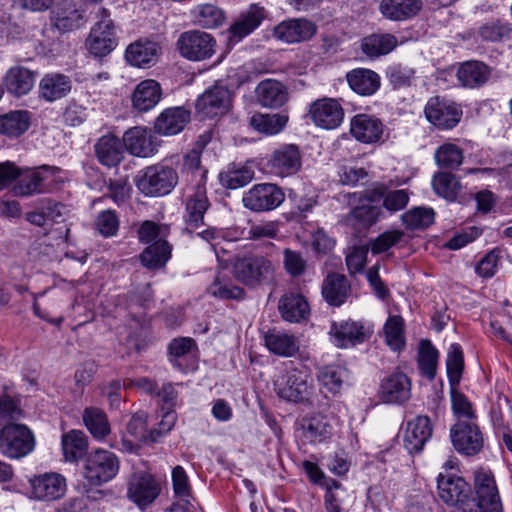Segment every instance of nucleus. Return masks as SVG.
Instances as JSON below:
<instances>
[{
  "label": "nucleus",
  "mask_w": 512,
  "mask_h": 512,
  "mask_svg": "<svg viewBox=\"0 0 512 512\" xmlns=\"http://www.w3.org/2000/svg\"><path fill=\"white\" fill-rule=\"evenodd\" d=\"M350 132L360 142L374 143L381 138L383 124L377 118L359 114L351 120Z\"/></svg>",
  "instance_id": "obj_30"
},
{
  "label": "nucleus",
  "mask_w": 512,
  "mask_h": 512,
  "mask_svg": "<svg viewBox=\"0 0 512 512\" xmlns=\"http://www.w3.org/2000/svg\"><path fill=\"white\" fill-rule=\"evenodd\" d=\"M450 436L454 448L466 456L477 454L483 447L482 433L472 421L458 420L451 428Z\"/></svg>",
  "instance_id": "obj_14"
},
{
  "label": "nucleus",
  "mask_w": 512,
  "mask_h": 512,
  "mask_svg": "<svg viewBox=\"0 0 512 512\" xmlns=\"http://www.w3.org/2000/svg\"><path fill=\"white\" fill-rule=\"evenodd\" d=\"M232 96L229 89L216 83L198 97L195 108L199 116L213 118L224 115L231 107Z\"/></svg>",
  "instance_id": "obj_10"
},
{
  "label": "nucleus",
  "mask_w": 512,
  "mask_h": 512,
  "mask_svg": "<svg viewBox=\"0 0 512 512\" xmlns=\"http://www.w3.org/2000/svg\"><path fill=\"white\" fill-rule=\"evenodd\" d=\"M275 272V264L263 255L237 256L232 262L234 278L252 289L272 283L275 279Z\"/></svg>",
  "instance_id": "obj_1"
},
{
  "label": "nucleus",
  "mask_w": 512,
  "mask_h": 512,
  "mask_svg": "<svg viewBox=\"0 0 512 512\" xmlns=\"http://www.w3.org/2000/svg\"><path fill=\"white\" fill-rule=\"evenodd\" d=\"M330 334L334 337L336 346L340 348L361 343L366 338L363 325L349 320L333 323Z\"/></svg>",
  "instance_id": "obj_33"
},
{
  "label": "nucleus",
  "mask_w": 512,
  "mask_h": 512,
  "mask_svg": "<svg viewBox=\"0 0 512 512\" xmlns=\"http://www.w3.org/2000/svg\"><path fill=\"white\" fill-rule=\"evenodd\" d=\"M71 81L63 74H47L39 83V94L47 102L65 97L71 91Z\"/></svg>",
  "instance_id": "obj_38"
},
{
  "label": "nucleus",
  "mask_w": 512,
  "mask_h": 512,
  "mask_svg": "<svg viewBox=\"0 0 512 512\" xmlns=\"http://www.w3.org/2000/svg\"><path fill=\"white\" fill-rule=\"evenodd\" d=\"M399 44L391 33H373L361 41L362 52L370 58H378L391 53Z\"/></svg>",
  "instance_id": "obj_37"
},
{
  "label": "nucleus",
  "mask_w": 512,
  "mask_h": 512,
  "mask_svg": "<svg viewBox=\"0 0 512 512\" xmlns=\"http://www.w3.org/2000/svg\"><path fill=\"white\" fill-rule=\"evenodd\" d=\"M285 199L280 187L271 183L254 185L244 193L242 202L252 211H268L278 207Z\"/></svg>",
  "instance_id": "obj_12"
},
{
  "label": "nucleus",
  "mask_w": 512,
  "mask_h": 512,
  "mask_svg": "<svg viewBox=\"0 0 512 512\" xmlns=\"http://www.w3.org/2000/svg\"><path fill=\"white\" fill-rule=\"evenodd\" d=\"M208 293L222 300H242L245 297V290L233 284L230 279L217 276L208 287Z\"/></svg>",
  "instance_id": "obj_50"
},
{
  "label": "nucleus",
  "mask_w": 512,
  "mask_h": 512,
  "mask_svg": "<svg viewBox=\"0 0 512 512\" xmlns=\"http://www.w3.org/2000/svg\"><path fill=\"white\" fill-rule=\"evenodd\" d=\"M30 498L51 502L61 499L67 491L66 478L57 472H45L29 479Z\"/></svg>",
  "instance_id": "obj_9"
},
{
  "label": "nucleus",
  "mask_w": 512,
  "mask_h": 512,
  "mask_svg": "<svg viewBox=\"0 0 512 512\" xmlns=\"http://www.w3.org/2000/svg\"><path fill=\"white\" fill-rule=\"evenodd\" d=\"M54 20L55 26L59 30L68 32L78 29L83 24V14L69 3L58 8L55 12Z\"/></svg>",
  "instance_id": "obj_51"
},
{
  "label": "nucleus",
  "mask_w": 512,
  "mask_h": 512,
  "mask_svg": "<svg viewBox=\"0 0 512 512\" xmlns=\"http://www.w3.org/2000/svg\"><path fill=\"white\" fill-rule=\"evenodd\" d=\"M35 448L32 431L23 424H8L0 429V453L9 459H21Z\"/></svg>",
  "instance_id": "obj_6"
},
{
  "label": "nucleus",
  "mask_w": 512,
  "mask_h": 512,
  "mask_svg": "<svg viewBox=\"0 0 512 512\" xmlns=\"http://www.w3.org/2000/svg\"><path fill=\"white\" fill-rule=\"evenodd\" d=\"M435 161L438 166L457 169L463 162V151L456 144L445 143L435 152Z\"/></svg>",
  "instance_id": "obj_58"
},
{
  "label": "nucleus",
  "mask_w": 512,
  "mask_h": 512,
  "mask_svg": "<svg viewBox=\"0 0 512 512\" xmlns=\"http://www.w3.org/2000/svg\"><path fill=\"white\" fill-rule=\"evenodd\" d=\"M279 311L284 320L299 322L309 314V305L300 294H286L279 301Z\"/></svg>",
  "instance_id": "obj_40"
},
{
  "label": "nucleus",
  "mask_w": 512,
  "mask_h": 512,
  "mask_svg": "<svg viewBox=\"0 0 512 512\" xmlns=\"http://www.w3.org/2000/svg\"><path fill=\"white\" fill-rule=\"evenodd\" d=\"M99 21L93 26L86 47L95 57H104L111 53L117 45L113 21L105 8H99Z\"/></svg>",
  "instance_id": "obj_7"
},
{
  "label": "nucleus",
  "mask_w": 512,
  "mask_h": 512,
  "mask_svg": "<svg viewBox=\"0 0 512 512\" xmlns=\"http://www.w3.org/2000/svg\"><path fill=\"white\" fill-rule=\"evenodd\" d=\"M435 213L432 208L415 207L402 215V222L407 229H425L434 222Z\"/></svg>",
  "instance_id": "obj_54"
},
{
  "label": "nucleus",
  "mask_w": 512,
  "mask_h": 512,
  "mask_svg": "<svg viewBox=\"0 0 512 512\" xmlns=\"http://www.w3.org/2000/svg\"><path fill=\"white\" fill-rule=\"evenodd\" d=\"M476 497L463 506V512H503V505L494 475L490 470L480 468L474 474Z\"/></svg>",
  "instance_id": "obj_3"
},
{
  "label": "nucleus",
  "mask_w": 512,
  "mask_h": 512,
  "mask_svg": "<svg viewBox=\"0 0 512 512\" xmlns=\"http://www.w3.org/2000/svg\"><path fill=\"white\" fill-rule=\"evenodd\" d=\"M310 115L317 126L334 129L343 121L344 112L335 99L323 98L311 104Z\"/></svg>",
  "instance_id": "obj_18"
},
{
  "label": "nucleus",
  "mask_w": 512,
  "mask_h": 512,
  "mask_svg": "<svg viewBox=\"0 0 512 512\" xmlns=\"http://www.w3.org/2000/svg\"><path fill=\"white\" fill-rule=\"evenodd\" d=\"M209 207L206 189L203 185H198L195 192L190 195L186 202L185 221L187 230L196 229L202 223L204 214Z\"/></svg>",
  "instance_id": "obj_34"
},
{
  "label": "nucleus",
  "mask_w": 512,
  "mask_h": 512,
  "mask_svg": "<svg viewBox=\"0 0 512 512\" xmlns=\"http://www.w3.org/2000/svg\"><path fill=\"white\" fill-rule=\"evenodd\" d=\"M83 421L91 435L98 440L106 438L110 432V423L106 413L97 407H87L83 411Z\"/></svg>",
  "instance_id": "obj_44"
},
{
  "label": "nucleus",
  "mask_w": 512,
  "mask_h": 512,
  "mask_svg": "<svg viewBox=\"0 0 512 512\" xmlns=\"http://www.w3.org/2000/svg\"><path fill=\"white\" fill-rule=\"evenodd\" d=\"M162 91L160 84L152 79L140 82L132 95L133 107L145 112L155 107L160 101Z\"/></svg>",
  "instance_id": "obj_35"
},
{
  "label": "nucleus",
  "mask_w": 512,
  "mask_h": 512,
  "mask_svg": "<svg viewBox=\"0 0 512 512\" xmlns=\"http://www.w3.org/2000/svg\"><path fill=\"white\" fill-rule=\"evenodd\" d=\"M23 412L20 408L19 399L11 395L0 396V427L8 424H15L19 420Z\"/></svg>",
  "instance_id": "obj_60"
},
{
  "label": "nucleus",
  "mask_w": 512,
  "mask_h": 512,
  "mask_svg": "<svg viewBox=\"0 0 512 512\" xmlns=\"http://www.w3.org/2000/svg\"><path fill=\"white\" fill-rule=\"evenodd\" d=\"M58 168L43 165L38 168L21 169V175L18 176V184L15 187L17 194L22 196H30L42 192V183L49 177L53 176Z\"/></svg>",
  "instance_id": "obj_23"
},
{
  "label": "nucleus",
  "mask_w": 512,
  "mask_h": 512,
  "mask_svg": "<svg viewBox=\"0 0 512 512\" xmlns=\"http://www.w3.org/2000/svg\"><path fill=\"white\" fill-rule=\"evenodd\" d=\"M288 122L286 114L256 113L250 118V125L258 132L274 135L283 130Z\"/></svg>",
  "instance_id": "obj_47"
},
{
  "label": "nucleus",
  "mask_w": 512,
  "mask_h": 512,
  "mask_svg": "<svg viewBox=\"0 0 512 512\" xmlns=\"http://www.w3.org/2000/svg\"><path fill=\"white\" fill-rule=\"evenodd\" d=\"M415 76V70L401 63H395L387 67L386 78L393 89H402L411 86Z\"/></svg>",
  "instance_id": "obj_59"
},
{
  "label": "nucleus",
  "mask_w": 512,
  "mask_h": 512,
  "mask_svg": "<svg viewBox=\"0 0 512 512\" xmlns=\"http://www.w3.org/2000/svg\"><path fill=\"white\" fill-rule=\"evenodd\" d=\"M62 450L66 461L74 462L88 449V439L83 431L71 430L62 435Z\"/></svg>",
  "instance_id": "obj_43"
},
{
  "label": "nucleus",
  "mask_w": 512,
  "mask_h": 512,
  "mask_svg": "<svg viewBox=\"0 0 512 512\" xmlns=\"http://www.w3.org/2000/svg\"><path fill=\"white\" fill-rule=\"evenodd\" d=\"M264 18L263 8L252 5L230 28V39L241 40L255 30Z\"/></svg>",
  "instance_id": "obj_41"
},
{
  "label": "nucleus",
  "mask_w": 512,
  "mask_h": 512,
  "mask_svg": "<svg viewBox=\"0 0 512 512\" xmlns=\"http://www.w3.org/2000/svg\"><path fill=\"white\" fill-rule=\"evenodd\" d=\"M424 112L427 120L441 129L454 128L462 116L459 105L439 96L428 100Z\"/></svg>",
  "instance_id": "obj_13"
},
{
  "label": "nucleus",
  "mask_w": 512,
  "mask_h": 512,
  "mask_svg": "<svg viewBox=\"0 0 512 512\" xmlns=\"http://www.w3.org/2000/svg\"><path fill=\"white\" fill-rule=\"evenodd\" d=\"M94 149L98 161L107 167H116L124 158L123 143L114 135L100 137Z\"/></svg>",
  "instance_id": "obj_31"
},
{
  "label": "nucleus",
  "mask_w": 512,
  "mask_h": 512,
  "mask_svg": "<svg viewBox=\"0 0 512 512\" xmlns=\"http://www.w3.org/2000/svg\"><path fill=\"white\" fill-rule=\"evenodd\" d=\"M216 40L209 33L190 30L182 33L177 40V48L182 57L190 61H203L215 53Z\"/></svg>",
  "instance_id": "obj_8"
},
{
  "label": "nucleus",
  "mask_w": 512,
  "mask_h": 512,
  "mask_svg": "<svg viewBox=\"0 0 512 512\" xmlns=\"http://www.w3.org/2000/svg\"><path fill=\"white\" fill-rule=\"evenodd\" d=\"M316 31V25L307 19H291L278 24L273 34L278 40L293 44L311 39Z\"/></svg>",
  "instance_id": "obj_19"
},
{
  "label": "nucleus",
  "mask_w": 512,
  "mask_h": 512,
  "mask_svg": "<svg viewBox=\"0 0 512 512\" xmlns=\"http://www.w3.org/2000/svg\"><path fill=\"white\" fill-rule=\"evenodd\" d=\"M265 347L270 353L280 357H293L299 352V342L294 334L276 328L263 335Z\"/></svg>",
  "instance_id": "obj_24"
},
{
  "label": "nucleus",
  "mask_w": 512,
  "mask_h": 512,
  "mask_svg": "<svg viewBox=\"0 0 512 512\" xmlns=\"http://www.w3.org/2000/svg\"><path fill=\"white\" fill-rule=\"evenodd\" d=\"M381 208L371 204L355 206L344 218L346 226L362 232L373 226L381 215Z\"/></svg>",
  "instance_id": "obj_36"
},
{
  "label": "nucleus",
  "mask_w": 512,
  "mask_h": 512,
  "mask_svg": "<svg viewBox=\"0 0 512 512\" xmlns=\"http://www.w3.org/2000/svg\"><path fill=\"white\" fill-rule=\"evenodd\" d=\"M178 183L175 169L163 164H155L139 171L135 184L146 196H164L169 194Z\"/></svg>",
  "instance_id": "obj_4"
},
{
  "label": "nucleus",
  "mask_w": 512,
  "mask_h": 512,
  "mask_svg": "<svg viewBox=\"0 0 512 512\" xmlns=\"http://www.w3.org/2000/svg\"><path fill=\"white\" fill-rule=\"evenodd\" d=\"M439 498L449 506H456L455 512H463V506L470 501L471 489L463 477L454 474H439L437 478Z\"/></svg>",
  "instance_id": "obj_11"
},
{
  "label": "nucleus",
  "mask_w": 512,
  "mask_h": 512,
  "mask_svg": "<svg viewBox=\"0 0 512 512\" xmlns=\"http://www.w3.org/2000/svg\"><path fill=\"white\" fill-rule=\"evenodd\" d=\"M190 120V111L183 107H172L164 110L155 120L157 133L165 136L181 132Z\"/></svg>",
  "instance_id": "obj_28"
},
{
  "label": "nucleus",
  "mask_w": 512,
  "mask_h": 512,
  "mask_svg": "<svg viewBox=\"0 0 512 512\" xmlns=\"http://www.w3.org/2000/svg\"><path fill=\"white\" fill-rule=\"evenodd\" d=\"M447 375L451 387H456L461 379L464 358L463 351L459 344H451L446 359Z\"/></svg>",
  "instance_id": "obj_57"
},
{
  "label": "nucleus",
  "mask_w": 512,
  "mask_h": 512,
  "mask_svg": "<svg viewBox=\"0 0 512 512\" xmlns=\"http://www.w3.org/2000/svg\"><path fill=\"white\" fill-rule=\"evenodd\" d=\"M283 266L292 277L302 276L307 269V261L302 253L289 248L283 250Z\"/></svg>",
  "instance_id": "obj_62"
},
{
  "label": "nucleus",
  "mask_w": 512,
  "mask_h": 512,
  "mask_svg": "<svg viewBox=\"0 0 512 512\" xmlns=\"http://www.w3.org/2000/svg\"><path fill=\"white\" fill-rule=\"evenodd\" d=\"M438 356V351L430 340H421L417 359L418 367L422 375L430 380L434 379L436 375Z\"/></svg>",
  "instance_id": "obj_49"
},
{
  "label": "nucleus",
  "mask_w": 512,
  "mask_h": 512,
  "mask_svg": "<svg viewBox=\"0 0 512 512\" xmlns=\"http://www.w3.org/2000/svg\"><path fill=\"white\" fill-rule=\"evenodd\" d=\"M321 292L324 300L330 306L339 307L350 296L351 285L345 275L330 272L322 282Z\"/></svg>",
  "instance_id": "obj_25"
},
{
  "label": "nucleus",
  "mask_w": 512,
  "mask_h": 512,
  "mask_svg": "<svg viewBox=\"0 0 512 512\" xmlns=\"http://www.w3.org/2000/svg\"><path fill=\"white\" fill-rule=\"evenodd\" d=\"M432 187L437 195L449 201H454L461 191L458 178L448 172L436 173L432 179Z\"/></svg>",
  "instance_id": "obj_48"
},
{
  "label": "nucleus",
  "mask_w": 512,
  "mask_h": 512,
  "mask_svg": "<svg viewBox=\"0 0 512 512\" xmlns=\"http://www.w3.org/2000/svg\"><path fill=\"white\" fill-rule=\"evenodd\" d=\"M30 120V113L26 110H15L1 115L0 134L8 137H18L28 130Z\"/></svg>",
  "instance_id": "obj_42"
},
{
  "label": "nucleus",
  "mask_w": 512,
  "mask_h": 512,
  "mask_svg": "<svg viewBox=\"0 0 512 512\" xmlns=\"http://www.w3.org/2000/svg\"><path fill=\"white\" fill-rule=\"evenodd\" d=\"M171 255V247L165 240H157L148 246L140 255L142 264L148 269L163 267Z\"/></svg>",
  "instance_id": "obj_46"
},
{
  "label": "nucleus",
  "mask_w": 512,
  "mask_h": 512,
  "mask_svg": "<svg viewBox=\"0 0 512 512\" xmlns=\"http://www.w3.org/2000/svg\"><path fill=\"white\" fill-rule=\"evenodd\" d=\"M120 468V461L112 451L97 448L85 454L81 475L88 487H99L114 479Z\"/></svg>",
  "instance_id": "obj_2"
},
{
  "label": "nucleus",
  "mask_w": 512,
  "mask_h": 512,
  "mask_svg": "<svg viewBox=\"0 0 512 512\" xmlns=\"http://www.w3.org/2000/svg\"><path fill=\"white\" fill-rule=\"evenodd\" d=\"M278 397L295 403H312L313 384L309 375L298 369H290L274 382Z\"/></svg>",
  "instance_id": "obj_5"
},
{
  "label": "nucleus",
  "mask_w": 512,
  "mask_h": 512,
  "mask_svg": "<svg viewBox=\"0 0 512 512\" xmlns=\"http://www.w3.org/2000/svg\"><path fill=\"white\" fill-rule=\"evenodd\" d=\"M172 484L175 496L178 498L180 506L192 507L191 486L188 476L182 466H176L172 470Z\"/></svg>",
  "instance_id": "obj_56"
},
{
  "label": "nucleus",
  "mask_w": 512,
  "mask_h": 512,
  "mask_svg": "<svg viewBox=\"0 0 512 512\" xmlns=\"http://www.w3.org/2000/svg\"><path fill=\"white\" fill-rule=\"evenodd\" d=\"M380 397L385 403L403 404L411 397V382L403 372H394L385 378L380 387Z\"/></svg>",
  "instance_id": "obj_20"
},
{
  "label": "nucleus",
  "mask_w": 512,
  "mask_h": 512,
  "mask_svg": "<svg viewBox=\"0 0 512 512\" xmlns=\"http://www.w3.org/2000/svg\"><path fill=\"white\" fill-rule=\"evenodd\" d=\"M123 145L128 152L137 157H151L157 152L151 131L145 127H133L125 132Z\"/></svg>",
  "instance_id": "obj_21"
},
{
  "label": "nucleus",
  "mask_w": 512,
  "mask_h": 512,
  "mask_svg": "<svg viewBox=\"0 0 512 512\" xmlns=\"http://www.w3.org/2000/svg\"><path fill=\"white\" fill-rule=\"evenodd\" d=\"M160 47L156 42L139 40L131 43L125 52L128 63L136 67H150L159 57Z\"/></svg>",
  "instance_id": "obj_29"
},
{
  "label": "nucleus",
  "mask_w": 512,
  "mask_h": 512,
  "mask_svg": "<svg viewBox=\"0 0 512 512\" xmlns=\"http://www.w3.org/2000/svg\"><path fill=\"white\" fill-rule=\"evenodd\" d=\"M36 72L21 65L10 67L3 77V84L11 95H27L34 87Z\"/></svg>",
  "instance_id": "obj_22"
},
{
  "label": "nucleus",
  "mask_w": 512,
  "mask_h": 512,
  "mask_svg": "<svg viewBox=\"0 0 512 512\" xmlns=\"http://www.w3.org/2000/svg\"><path fill=\"white\" fill-rule=\"evenodd\" d=\"M432 423L428 416L419 415L406 424L403 444L410 454L420 453L432 436Z\"/></svg>",
  "instance_id": "obj_16"
},
{
  "label": "nucleus",
  "mask_w": 512,
  "mask_h": 512,
  "mask_svg": "<svg viewBox=\"0 0 512 512\" xmlns=\"http://www.w3.org/2000/svg\"><path fill=\"white\" fill-rule=\"evenodd\" d=\"M387 192V187L384 184L377 183L372 188L365 190L364 192L348 193L344 195L345 200L349 205L356 204L362 199L368 202H377L380 199H384Z\"/></svg>",
  "instance_id": "obj_64"
},
{
  "label": "nucleus",
  "mask_w": 512,
  "mask_h": 512,
  "mask_svg": "<svg viewBox=\"0 0 512 512\" xmlns=\"http://www.w3.org/2000/svg\"><path fill=\"white\" fill-rule=\"evenodd\" d=\"M490 76V67L477 60L464 62L457 70V79L461 85L472 89L486 84Z\"/></svg>",
  "instance_id": "obj_32"
},
{
  "label": "nucleus",
  "mask_w": 512,
  "mask_h": 512,
  "mask_svg": "<svg viewBox=\"0 0 512 512\" xmlns=\"http://www.w3.org/2000/svg\"><path fill=\"white\" fill-rule=\"evenodd\" d=\"M160 494V485L146 472L133 473L127 484V497L137 506L150 505Z\"/></svg>",
  "instance_id": "obj_15"
},
{
  "label": "nucleus",
  "mask_w": 512,
  "mask_h": 512,
  "mask_svg": "<svg viewBox=\"0 0 512 512\" xmlns=\"http://www.w3.org/2000/svg\"><path fill=\"white\" fill-rule=\"evenodd\" d=\"M147 414L144 411L135 413L127 424V433L137 442L151 440L147 431Z\"/></svg>",
  "instance_id": "obj_63"
},
{
  "label": "nucleus",
  "mask_w": 512,
  "mask_h": 512,
  "mask_svg": "<svg viewBox=\"0 0 512 512\" xmlns=\"http://www.w3.org/2000/svg\"><path fill=\"white\" fill-rule=\"evenodd\" d=\"M478 34L483 41H505L511 38L512 25L501 20L487 22L479 28Z\"/></svg>",
  "instance_id": "obj_55"
},
{
  "label": "nucleus",
  "mask_w": 512,
  "mask_h": 512,
  "mask_svg": "<svg viewBox=\"0 0 512 512\" xmlns=\"http://www.w3.org/2000/svg\"><path fill=\"white\" fill-rule=\"evenodd\" d=\"M384 334L387 345L394 351L405 346L404 320L399 315L390 316L384 325Z\"/></svg>",
  "instance_id": "obj_53"
},
{
  "label": "nucleus",
  "mask_w": 512,
  "mask_h": 512,
  "mask_svg": "<svg viewBox=\"0 0 512 512\" xmlns=\"http://www.w3.org/2000/svg\"><path fill=\"white\" fill-rule=\"evenodd\" d=\"M347 376V370L339 365H327L319 369L320 384L331 393H338Z\"/></svg>",
  "instance_id": "obj_52"
},
{
  "label": "nucleus",
  "mask_w": 512,
  "mask_h": 512,
  "mask_svg": "<svg viewBox=\"0 0 512 512\" xmlns=\"http://www.w3.org/2000/svg\"><path fill=\"white\" fill-rule=\"evenodd\" d=\"M254 172L246 166L230 164L219 174L221 185L227 189H238L252 181Z\"/></svg>",
  "instance_id": "obj_45"
},
{
  "label": "nucleus",
  "mask_w": 512,
  "mask_h": 512,
  "mask_svg": "<svg viewBox=\"0 0 512 512\" xmlns=\"http://www.w3.org/2000/svg\"><path fill=\"white\" fill-rule=\"evenodd\" d=\"M347 81L353 91L365 96L374 94L380 87L379 75L365 68H358L349 72Z\"/></svg>",
  "instance_id": "obj_39"
},
{
  "label": "nucleus",
  "mask_w": 512,
  "mask_h": 512,
  "mask_svg": "<svg viewBox=\"0 0 512 512\" xmlns=\"http://www.w3.org/2000/svg\"><path fill=\"white\" fill-rule=\"evenodd\" d=\"M195 17L199 25L215 28L224 20L223 11L213 4H202L196 7Z\"/></svg>",
  "instance_id": "obj_61"
},
{
  "label": "nucleus",
  "mask_w": 512,
  "mask_h": 512,
  "mask_svg": "<svg viewBox=\"0 0 512 512\" xmlns=\"http://www.w3.org/2000/svg\"><path fill=\"white\" fill-rule=\"evenodd\" d=\"M302 165L301 154L296 145L288 144L275 150L268 161L270 171L280 177L296 174Z\"/></svg>",
  "instance_id": "obj_17"
},
{
  "label": "nucleus",
  "mask_w": 512,
  "mask_h": 512,
  "mask_svg": "<svg viewBox=\"0 0 512 512\" xmlns=\"http://www.w3.org/2000/svg\"><path fill=\"white\" fill-rule=\"evenodd\" d=\"M258 103L267 108H279L288 100L286 86L274 79L262 80L255 89Z\"/></svg>",
  "instance_id": "obj_27"
},
{
  "label": "nucleus",
  "mask_w": 512,
  "mask_h": 512,
  "mask_svg": "<svg viewBox=\"0 0 512 512\" xmlns=\"http://www.w3.org/2000/svg\"><path fill=\"white\" fill-rule=\"evenodd\" d=\"M422 6V0H381L379 12L387 20L401 22L416 16Z\"/></svg>",
  "instance_id": "obj_26"
}]
</instances>
